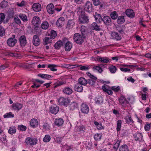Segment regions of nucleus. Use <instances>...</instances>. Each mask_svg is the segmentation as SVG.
Here are the masks:
<instances>
[{"instance_id": "nucleus-1", "label": "nucleus", "mask_w": 151, "mask_h": 151, "mask_svg": "<svg viewBox=\"0 0 151 151\" xmlns=\"http://www.w3.org/2000/svg\"><path fill=\"white\" fill-rule=\"evenodd\" d=\"M78 13L79 14V23L82 24L88 23L89 21L88 17L85 13L84 11L81 8L78 9Z\"/></svg>"}, {"instance_id": "nucleus-2", "label": "nucleus", "mask_w": 151, "mask_h": 151, "mask_svg": "<svg viewBox=\"0 0 151 151\" xmlns=\"http://www.w3.org/2000/svg\"><path fill=\"white\" fill-rule=\"evenodd\" d=\"M86 37H84L83 36L81 35L78 33H76L74 35L73 39L77 43L81 44L84 41V39Z\"/></svg>"}, {"instance_id": "nucleus-3", "label": "nucleus", "mask_w": 151, "mask_h": 151, "mask_svg": "<svg viewBox=\"0 0 151 151\" xmlns=\"http://www.w3.org/2000/svg\"><path fill=\"white\" fill-rule=\"evenodd\" d=\"M70 102V99L68 98L60 97L58 100V102L60 105L67 106Z\"/></svg>"}, {"instance_id": "nucleus-4", "label": "nucleus", "mask_w": 151, "mask_h": 151, "mask_svg": "<svg viewBox=\"0 0 151 151\" xmlns=\"http://www.w3.org/2000/svg\"><path fill=\"white\" fill-rule=\"evenodd\" d=\"M13 38H9L7 41V45L10 47H13L15 45L17 42V40L15 39V36L14 35H12Z\"/></svg>"}, {"instance_id": "nucleus-5", "label": "nucleus", "mask_w": 151, "mask_h": 151, "mask_svg": "<svg viewBox=\"0 0 151 151\" xmlns=\"http://www.w3.org/2000/svg\"><path fill=\"white\" fill-rule=\"evenodd\" d=\"M134 140L136 142H142L143 141L142 134L139 132H136L133 135Z\"/></svg>"}, {"instance_id": "nucleus-6", "label": "nucleus", "mask_w": 151, "mask_h": 151, "mask_svg": "<svg viewBox=\"0 0 151 151\" xmlns=\"http://www.w3.org/2000/svg\"><path fill=\"white\" fill-rule=\"evenodd\" d=\"M84 9L89 13L92 12L93 10L92 3L89 1L87 2L84 5Z\"/></svg>"}, {"instance_id": "nucleus-7", "label": "nucleus", "mask_w": 151, "mask_h": 151, "mask_svg": "<svg viewBox=\"0 0 151 151\" xmlns=\"http://www.w3.org/2000/svg\"><path fill=\"white\" fill-rule=\"evenodd\" d=\"M26 142L27 145H36L37 142V139L28 137L26 139Z\"/></svg>"}, {"instance_id": "nucleus-8", "label": "nucleus", "mask_w": 151, "mask_h": 151, "mask_svg": "<svg viewBox=\"0 0 151 151\" xmlns=\"http://www.w3.org/2000/svg\"><path fill=\"white\" fill-rule=\"evenodd\" d=\"M32 22L35 27H38L41 23V21L39 17L35 16L33 17Z\"/></svg>"}, {"instance_id": "nucleus-9", "label": "nucleus", "mask_w": 151, "mask_h": 151, "mask_svg": "<svg viewBox=\"0 0 151 151\" xmlns=\"http://www.w3.org/2000/svg\"><path fill=\"white\" fill-rule=\"evenodd\" d=\"M119 104L123 106H125L129 104V102L126 100L125 98L123 95L121 96L118 99Z\"/></svg>"}, {"instance_id": "nucleus-10", "label": "nucleus", "mask_w": 151, "mask_h": 151, "mask_svg": "<svg viewBox=\"0 0 151 151\" xmlns=\"http://www.w3.org/2000/svg\"><path fill=\"white\" fill-rule=\"evenodd\" d=\"M81 110L83 113L87 114L89 112V107L87 104L83 103L81 106Z\"/></svg>"}, {"instance_id": "nucleus-11", "label": "nucleus", "mask_w": 151, "mask_h": 151, "mask_svg": "<svg viewBox=\"0 0 151 151\" xmlns=\"http://www.w3.org/2000/svg\"><path fill=\"white\" fill-rule=\"evenodd\" d=\"M19 41L22 47H25L27 44V40L25 35L21 36L19 37Z\"/></svg>"}, {"instance_id": "nucleus-12", "label": "nucleus", "mask_w": 151, "mask_h": 151, "mask_svg": "<svg viewBox=\"0 0 151 151\" xmlns=\"http://www.w3.org/2000/svg\"><path fill=\"white\" fill-rule=\"evenodd\" d=\"M104 24L106 26H109L111 23V19L109 16H106L102 19Z\"/></svg>"}, {"instance_id": "nucleus-13", "label": "nucleus", "mask_w": 151, "mask_h": 151, "mask_svg": "<svg viewBox=\"0 0 151 151\" xmlns=\"http://www.w3.org/2000/svg\"><path fill=\"white\" fill-rule=\"evenodd\" d=\"M32 43L35 46H37L39 45L40 43V40L39 36L37 35H34L33 37Z\"/></svg>"}, {"instance_id": "nucleus-14", "label": "nucleus", "mask_w": 151, "mask_h": 151, "mask_svg": "<svg viewBox=\"0 0 151 151\" xmlns=\"http://www.w3.org/2000/svg\"><path fill=\"white\" fill-rule=\"evenodd\" d=\"M23 106L22 104L17 103H13L12 105V107L14 110L18 111L22 108Z\"/></svg>"}, {"instance_id": "nucleus-15", "label": "nucleus", "mask_w": 151, "mask_h": 151, "mask_svg": "<svg viewBox=\"0 0 151 151\" xmlns=\"http://www.w3.org/2000/svg\"><path fill=\"white\" fill-rule=\"evenodd\" d=\"M111 35L112 39H116L117 41L120 40L122 39L121 35L117 32H112Z\"/></svg>"}, {"instance_id": "nucleus-16", "label": "nucleus", "mask_w": 151, "mask_h": 151, "mask_svg": "<svg viewBox=\"0 0 151 151\" xmlns=\"http://www.w3.org/2000/svg\"><path fill=\"white\" fill-rule=\"evenodd\" d=\"M47 12L50 14L54 13L55 9L53 4L51 3L48 4L47 6Z\"/></svg>"}, {"instance_id": "nucleus-17", "label": "nucleus", "mask_w": 151, "mask_h": 151, "mask_svg": "<svg viewBox=\"0 0 151 151\" xmlns=\"http://www.w3.org/2000/svg\"><path fill=\"white\" fill-rule=\"evenodd\" d=\"M127 16L130 18H133L135 17V14L133 10L131 9H127L125 12Z\"/></svg>"}, {"instance_id": "nucleus-18", "label": "nucleus", "mask_w": 151, "mask_h": 151, "mask_svg": "<svg viewBox=\"0 0 151 151\" xmlns=\"http://www.w3.org/2000/svg\"><path fill=\"white\" fill-rule=\"evenodd\" d=\"M62 92L65 94L70 95L73 93V90L71 88L66 87L63 89Z\"/></svg>"}, {"instance_id": "nucleus-19", "label": "nucleus", "mask_w": 151, "mask_h": 151, "mask_svg": "<svg viewBox=\"0 0 151 151\" xmlns=\"http://www.w3.org/2000/svg\"><path fill=\"white\" fill-rule=\"evenodd\" d=\"M75 25L73 20H69L67 23L66 29H72Z\"/></svg>"}, {"instance_id": "nucleus-20", "label": "nucleus", "mask_w": 151, "mask_h": 151, "mask_svg": "<svg viewBox=\"0 0 151 151\" xmlns=\"http://www.w3.org/2000/svg\"><path fill=\"white\" fill-rule=\"evenodd\" d=\"M83 89L82 86L80 83H77L74 86V90L76 91L81 92L83 91Z\"/></svg>"}, {"instance_id": "nucleus-21", "label": "nucleus", "mask_w": 151, "mask_h": 151, "mask_svg": "<svg viewBox=\"0 0 151 151\" xmlns=\"http://www.w3.org/2000/svg\"><path fill=\"white\" fill-rule=\"evenodd\" d=\"M33 10L36 12H38L40 11L41 9V5L38 3L34 4L32 6Z\"/></svg>"}, {"instance_id": "nucleus-22", "label": "nucleus", "mask_w": 151, "mask_h": 151, "mask_svg": "<svg viewBox=\"0 0 151 151\" xmlns=\"http://www.w3.org/2000/svg\"><path fill=\"white\" fill-rule=\"evenodd\" d=\"M50 110L51 113L55 114L58 112L59 108L57 106L54 105L50 107Z\"/></svg>"}, {"instance_id": "nucleus-23", "label": "nucleus", "mask_w": 151, "mask_h": 151, "mask_svg": "<svg viewBox=\"0 0 151 151\" xmlns=\"http://www.w3.org/2000/svg\"><path fill=\"white\" fill-rule=\"evenodd\" d=\"M125 119L126 123L128 124L132 125L134 123V122L130 115L126 116Z\"/></svg>"}, {"instance_id": "nucleus-24", "label": "nucleus", "mask_w": 151, "mask_h": 151, "mask_svg": "<svg viewBox=\"0 0 151 151\" xmlns=\"http://www.w3.org/2000/svg\"><path fill=\"white\" fill-rule=\"evenodd\" d=\"M64 121L63 119L61 118H58L55 119V124L58 126H62L63 123Z\"/></svg>"}, {"instance_id": "nucleus-25", "label": "nucleus", "mask_w": 151, "mask_h": 151, "mask_svg": "<svg viewBox=\"0 0 151 151\" xmlns=\"http://www.w3.org/2000/svg\"><path fill=\"white\" fill-rule=\"evenodd\" d=\"M64 17H61L59 18L57 21L56 24L58 27H61L63 22L65 21Z\"/></svg>"}, {"instance_id": "nucleus-26", "label": "nucleus", "mask_w": 151, "mask_h": 151, "mask_svg": "<svg viewBox=\"0 0 151 151\" xmlns=\"http://www.w3.org/2000/svg\"><path fill=\"white\" fill-rule=\"evenodd\" d=\"M92 28L93 29L95 30L96 31H100L101 30V29L100 25H98L96 23L93 22L91 24Z\"/></svg>"}, {"instance_id": "nucleus-27", "label": "nucleus", "mask_w": 151, "mask_h": 151, "mask_svg": "<svg viewBox=\"0 0 151 151\" xmlns=\"http://www.w3.org/2000/svg\"><path fill=\"white\" fill-rule=\"evenodd\" d=\"M30 124L32 127L35 128L37 127L38 125V121L37 119L33 118L31 120Z\"/></svg>"}, {"instance_id": "nucleus-28", "label": "nucleus", "mask_w": 151, "mask_h": 151, "mask_svg": "<svg viewBox=\"0 0 151 151\" xmlns=\"http://www.w3.org/2000/svg\"><path fill=\"white\" fill-rule=\"evenodd\" d=\"M16 132V128L15 126L9 127L8 130L9 134L11 135H13L15 134Z\"/></svg>"}, {"instance_id": "nucleus-29", "label": "nucleus", "mask_w": 151, "mask_h": 151, "mask_svg": "<svg viewBox=\"0 0 151 151\" xmlns=\"http://www.w3.org/2000/svg\"><path fill=\"white\" fill-rule=\"evenodd\" d=\"M72 43L69 41H68L65 44V50L66 51H69L72 48Z\"/></svg>"}, {"instance_id": "nucleus-30", "label": "nucleus", "mask_w": 151, "mask_h": 151, "mask_svg": "<svg viewBox=\"0 0 151 151\" xmlns=\"http://www.w3.org/2000/svg\"><path fill=\"white\" fill-rule=\"evenodd\" d=\"M77 132L79 134H81L84 132L86 130L85 127L83 125H81L77 127Z\"/></svg>"}, {"instance_id": "nucleus-31", "label": "nucleus", "mask_w": 151, "mask_h": 151, "mask_svg": "<svg viewBox=\"0 0 151 151\" xmlns=\"http://www.w3.org/2000/svg\"><path fill=\"white\" fill-rule=\"evenodd\" d=\"M125 20L124 17L122 16H120L118 17L117 20V22L119 24H122L124 23Z\"/></svg>"}, {"instance_id": "nucleus-32", "label": "nucleus", "mask_w": 151, "mask_h": 151, "mask_svg": "<svg viewBox=\"0 0 151 151\" xmlns=\"http://www.w3.org/2000/svg\"><path fill=\"white\" fill-rule=\"evenodd\" d=\"M78 83H80L82 86H85L88 83V82L85 78L81 77L78 79Z\"/></svg>"}, {"instance_id": "nucleus-33", "label": "nucleus", "mask_w": 151, "mask_h": 151, "mask_svg": "<svg viewBox=\"0 0 151 151\" xmlns=\"http://www.w3.org/2000/svg\"><path fill=\"white\" fill-rule=\"evenodd\" d=\"M95 102L96 104H101L103 102V98L101 96L96 97L95 99Z\"/></svg>"}, {"instance_id": "nucleus-34", "label": "nucleus", "mask_w": 151, "mask_h": 151, "mask_svg": "<svg viewBox=\"0 0 151 151\" xmlns=\"http://www.w3.org/2000/svg\"><path fill=\"white\" fill-rule=\"evenodd\" d=\"M97 60H99V61L101 62L106 63H108L109 60L108 58L106 57H103L101 58L99 57L97 58Z\"/></svg>"}, {"instance_id": "nucleus-35", "label": "nucleus", "mask_w": 151, "mask_h": 151, "mask_svg": "<svg viewBox=\"0 0 151 151\" xmlns=\"http://www.w3.org/2000/svg\"><path fill=\"white\" fill-rule=\"evenodd\" d=\"M49 24L47 21L42 22L41 24V27L44 29H46L49 27Z\"/></svg>"}, {"instance_id": "nucleus-36", "label": "nucleus", "mask_w": 151, "mask_h": 151, "mask_svg": "<svg viewBox=\"0 0 151 151\" xmlns=\"http://www.w3.org/2000/svg\"><path fill=\"white\" fill-rule=\"evenodd\" d=\"M94 123L98 130H101L104 129V127L102 126L101 123H99L95 121L94 122Z\"/></svg>"}, {"instance_id": "nucleus-37", "label": "nucleus", "mask_w": 151, "mask_h": 151, "mask_svg": "<svg viewBox=\"0 0 151 151\" xmlns=\"http://www.w3.org/2000/svg\"><path fill=\"white\" fill-rule=\"evenodd\" d=\"M86 27L83 26H82L81 27V35L83 36L84 37H86L87 36V32H86Z\"/></svg>"}, {"instance_id": "nucleus-38", "label": "nucleus", "mask_w": 151, "mask_h": 151, "mask_svg": "<svg viewBox=\"0 0 151 151\" xmlns=\"http://www.w3.org/2000/svg\"><path fill=\"white\" fill-rule=\"evenodd\" d=\"M129 148L126 145H121L119 148V151H128Z\"/></svg>"}, {"instance_id": "nucleus-39", "label": "nucleus", "mask_w": 151, "mask_h": 151, "mask_svg": "<svg viewBox=\"0 0 151 151\" xmlns=\"http://www.w3.org/2000/svg\"><path fill=\"white\" fill-rule=\"evenodd\" d=\"M110 16L112 19L115 20L118 17V14L116 11H114L111 13Z\"/></svg>"}, {"instance_id": "nucleus-40", "label": "nucleus", "mask_w": 151, "mask_h": 151, "mask_svg": "<svg viewBox=\"0 0 151 151\" xmlns=\"http://www.w3.org/2000/svg\"><path fill=\"white\" fill-rule=\"evenodd\" d=\"M57 67V65L54 64H49L47 65V67L50 69L52 71H55L57 70V69L55 68Z\"/></svg>"}, {"instance_id": "nucleus-41", "label": "nucleus", "mask_w": 151, "mask_h": 151, "mask_svg": "<svg viewBox=\"0 0 151 151\" xmlns=\"http://www.w3.org/2000/svg\"><path fill=\"white\" fill-rule=\"evenodd\" d=\"M102 89L105 92L107 93L109 95H111L113 92L111 90H109L105 86H102Z\"/></svg>"}, {"instance_id": "nucleus-42", "label": "nucleus", "mask_w": 151, "mask_h": 151, "mask_svg": "<svg viewBox=\"0 0 151 151\" xmlns=\"http://www.w3.org/2000/svg\"><path fill=\"white\" fill-rule=\"evenodd\" d=\"M63 45V43L61 41H58L55 45V47L57 49H59Z\"/></svg>"}, {"instance_id": "nucleus-43", "label": "nucleus", "mask_w": 151, "mask_h": 151, "mask_svg": "<svg viewBox=\"0 0 151 151\" xmlns=\"http://www.w3.org/2000/svg\"><path fill=\"white\" fill-rule=\"evenodd\" d=\"M19 17L24 22H27L28 20L27 16L25 14H20L19 15Z\"/></svg>"}, {"instance_id": "nucleus-44", "label": "nucleus", "mask_w": 151, "mask_h": 151, "mask_svg": "<svg viewBox=\"0 0 151 151\" xmlns=\"http://www.w3.org/2000/svg\"><path fill=\"white\" fill-rule=\"evenodd\" d=\"M124 27L123 26H118L116 27L117 30L118 32L121 34H123L124 33Z\"/></svg>"}, {"instance_id": "nucleus-45", "label": "nucleus", "mask_w": 151, "mask_h": 151, "mask_svg": "<svg viewBox=\"0 0 151 151\" xmlns=\"http://www.w3.org/2000/svg\"><path fill=\"white\" fill-rule=\"evenodd\" d=\"M3 116L4 118H13L14 116V115L11 112H10L6 113Z\"/></svg>"}, {"instance_id": "nucleus-46", "label": "nucleus", "mask_w": 151, "mask_h": 151, "mask_svg": "<svg viewBox=\"0 0 151 151\" xmlns=\"http://www.w3.org/2000/svg\"><path fill=\"white\" fill-rule=\"evenodd\" d=\"M101 134L97 133L94 136V138L96 141H99L101 139Z\"/></svg>"}, {"instance_id": "nucleus-47", "label": "nucleus", "mask_w": 151, "mask_h": 151, "mask_svg": "<svg viewBox=\"0 0 151 151\" xmlns=\"http://www.w3.org/2000/svg\"><path fill=\"white\" fill-rule=\"evenodd\" d=\"M17 128L19 131H24L26 130L27 128L26 126L21 124L19 125L18 126Z\"/></svg>"}, {"instance_id": "nucleus-48", "label": "nucleus", "mask_w": 151, "mask_h": 151, "mask_svg": "<svg viewBox=\"0 0 151 151\" xmlns=\"http://www.w3.org/2000/svg\"><path fill=\"white\" fill-rule=\"evenodd\" d=\"M95 20L97 22L100 23L102 20L101 15L100 14H96L95 17Z\"/></svg>"}, {"instance_id": "nucleus-49", "label": "nucleus", "mask_w": 151, "mask_h": 151, "mask_svg": "<svg viewBox=\"0 0 151 151\" xmlns=\"http://www.w3.org/2000/svg\"><path fill=\"white\" fill-rule=\"evenodd\" d=\"M117 122L116 130L117 132H118L121 129L122 122L121 120H119L117 121Z\"/></svg>"}, {"instance_id": "nucleus-50", "label": "nucleus", "mask_w": 151, "mask_h": 151, "mask_svg": "<svg viewBox=\"0 0 151 151\" xmlns=\"http://www.w3.org/2000/svg\"><path fill=\"white\" fill-rule=\"evenodd\" d=\"M121 142V140H118L115 144L114 145L113 148L114 149L117 150L119 147L120 143Z\"/></svg>"}, {"instance_id": "nucleus-51", "label": "nucleus", "mask_w": 151, "mask_h": 151, "mask_svg": "<svg viewBox=\"0 0 151 151\" xmlns=\"http://www.w3.org/2000/svg\"><path fill=\"white\" fill-rule=\"evenodd\" d=\"M109 70L111 73H114L116 72L117 68L116 67L112 65L109 67Z\"/></svg>"}, {"instance_id": "nucleus-52", "label": "nucleus", "mask_w": 151, "mask_h": 151, "mask_svg": "<svg viewBox=\"0 0 151 151\" xmlns=\"http://www.w3.org/2000/svg\"><path fill=\"white\" fill-rule=\"evenodd\" d=\"M57 33L55 31L52 30L50 32V38L54 39L57 36Z\"/></svg>"}, {"instance_id": "nucleus-53", "label": "nucleus", "mask_w": 151, "mask_h": 151, "mask_svg": "<svg viewBox=\"0 0 151 151\" xmlns=\"http://www.w3.org/2000/svg\"><path fill=\"white\" fill-rule=\"evenodd\" d=\"M5 17L4 14L2 13H0V24L4 22Z\"/></svg>"}, {"instance_id": "nucleus-54", "label": "nucleus", "mask_w": 151, "mask_h": 151, "mask_svg": "<svg viewBox=\"0 0 151 151\" xmlns=\"http://www.w3.org/2000/svg\"><path fill=\"white\" fill-rule=\"evenodd\" d=\"M8 5L7 2L5 1H3L0 4V6L2 8H6Z\"/></svg>"}, {"instance_id": "nucleus-55", "label": "nucleus", "mask_w": 151, "mask_h": 151, "mask_svg": "<svg viewBox=\"0 0 151 151\" xmlns=\"http://www.w3.org/2000/svg\"><path fill=\"white\" fill-rule=\"evenodd\" d=\"M51 138L50 136L46 135L43 139V141L45 142H49Z\"/></svg>"}, {"instance_id": "nucleus-56", "label": "nucleus", "mask_w": 151, "mask_h": 151, "mask_svg": "<svg viewBox=\"0 0 151 151\" xmlns=\"http://www.w3.org/2000/svg\"><path fill=\"white\" fill-rule=\"evenodd\" d=\"M70 109L72 111L74 110L77 107V104L75 102L72 103L70 105Z\"/></svg>"}, {"instance_id": "nucleus-57", "label": "nucleus", "mask_w": 151, "mask_h": 151, "mask_svg": "<svg viewBox=\"0 0 151 151\" xmlns=\"http://www.w3.org/2000/svg\"><path fill=\"white\" fill-rule=\"evenodd\" d=\"M5 35V30L4 28L0 26V36L2 37Z\"/></svg>"}, {"instance_id": "nucleus-58", "label": "nucleus", "mask_w": 151, "mask_h": 151, "mask_svg": "<svg viewBox=\"0 0 151 151\" xmlns=\"http://www.w3.org/2000/svg\"><path fill=\"white\" fill-rule=\"evenodd\" d=\"M44 45H46L50 43V38L46 37L44 39Z\"/></svg>"}, {"instance_id": "nucleus-59", "label": "nucleus", "mask_w": 151, "mask_h": 151, "mask_svg": "<svg viewBox=\"0 0 151 151\" xmlns=\"http://www.w3.org/2000/svg\"><path fill=\"white\" fill-rule=\"evenodd\" d=\"M66 82L63 81H59L57 82L55 87H57L59 86H61L66 84Z\"/></svg>"}, {"instance_id": "nucleus-60", "label": "nucleus", "mask_w": 151, "mask_h": 151, "mask_svg": "<svg viewBox=\"0 0 151 151\" xmlns=\"http://www.w3.org/2000/svg\"><path fill=\"white\" fill-rule=\"evenodd\" d=\"M93 69L97 70L99 73H102L103 71L101 68L99 66H94L93 68Z\"/></svg>"}, {"instance_id": "nucleus-61", "label": "nucleus", "mask_w": 151, "mask_h": 151, "mask_svg": "<svg viewBox=\"0 0 151 151\" xmlns=\"http://www.w3.org/2000/svg\"><path fill=\"white\" fill-rule=\"evenodd\" d=\"M14 22L17 24H21V22L20 19L18 18V17L15 16L14 18Z\"/></svg>"}, {"instance_id": "nucleus-62", "label": "nucleus", "mask_w": 151, "mask_h": 151, "mask_svg": "<svg viewBox=\"0 0 151 151\" xmlns=\"http://www.w3.org/2000/svg\"><path fill=\"white\" fill-rule=\"evenodd\" d=\"M111 88L112 90L115 92H117L120 90V88L119 86L117 87L116 86H112Z\"/></svg>"}, {"instance_id": "nucleus-63", "label": "nucleus", "mask_w": 151, "mask_h": 151, "mask_svg": "<svg viewBox=\"0 0 151 151\" xmlns=\"http://www.w3.org/2000/svg\"><path fill=\"white\" fill-rule=\"evenodd\" d=\"M93 4L95 6H98L101 4V0H92Z\"/></svg>"}, {"instance_id": "nucleus-64", "label": "nucleus", "mask_w": 151, "mask_h": 151, "mask_svg": "<svg viewBox=\"0 0 151 151\" xmlns=\"http://www.w3.org/2000/svg\"><path fill=\"white\" fill-rule=\"evenodd\" d=\"M9 66L8 64L5 63L1 65L0 66V70H3L5 69L6 68H8Z\"/></svg>"}]
</instances>
